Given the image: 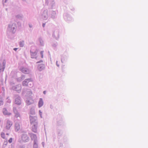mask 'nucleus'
<instances>
[{"instance_id":"nucleus-1","label":"nucleus","mask_w":148,"mask_h":148,"mask_svg":"<svg viewBox=\"0 0 148 148\" xmlns=\"http://www.w3.org/2000/svg\"><path fill=\"white\" fill-rule=\"evenodd\" d=\"M17 28L16 23H11L8 24L7 29V36L8 38L11 39L12 38V35L14 34Z\"/></svg>"},{"instance_id":"nucleus-2","label":"nucleus","mask_w":148,"mask_h":148,"mask_svg":"<svg viewBox=\"0 0 148 148\" xmlns=\"http://www.w3.org/2000/svg\"><path fill=\"white\" fill-rule=\"evenodd\" d=\"M27 96L28 97L26 101V103L27 105H30L34 103V101L32 98V92L30 90H27L26 93Z\"/></svg>"},{"instance_id":"nucleus-3","label":"nucleus","mask_w":148,"mask_h":148,"mask_svg":"<svg viewBox=\"0 0 148 148\" xmlns=\"http://www.w3.org/2000/svg\"><path fill=\"white\" fill-rule=\"evenodd\" d=\"M45 4L48 6L49 9H55L56 8L54 0H45Z\"/></svg>"},{"instance_id":"nucleus-4","label":"nucleus","mask_w":148,"mask_h":148,"mask_svg":"<svg viewBox=\"0 0 148 148\" xmlns=\"http://www.w3.org/2000/svg\"><path fill=\"white\" fill-rule=\"evenodd\" d=\"M45 4L48 6L49 9H55L56 8L54 0H45Z\"/></svg>"},{"instance_id":"nucleus-5","label":"nucleus","mask_w":148,"mask_h":148,"mask_svg":"<svg viewBox=\"0 0 148 148\" xmlns=\"http://www.w3.org/2000/svg\"><path fill=\"white\" fill-rule=\"evenodd\" d=\"M41 18L44 20H47L49 17L48 10L45 8L42 9L40 12Z\"/></svg>"},{"instance_id":"nucleus-6","label":"nucleus","mask_w":148,"mask_h":148,"mask_svg":"<svg viewBox=\"0 0 148 148\" xmlns=\"http://www.w3.org/2000/svg\"><path fill=\"white\" fill-rule=\"evenodd\" d=\"M38 51L34 47H32L30 50L31 58H35L37 59V57L36 56Z\"/></svg>"},{"instance_id":"nucleus-7","label":"nucleus","mask_w":148,"mask_h":148,"mask_svg":"<svg viewBox=\"0 0 148 148\" xmlns=\"http://www.w3.org/2000/svg\"><path fill=\"white\" fill-rule=\"evenodd\" d=\"M30 123L32 124H38V120L37 117L36 116H29Z\"/></svg>"},{"instance_id":"nucleus-8","label":"nucleus","mask_w":148,"mask_h":148,"mask_svg":"<svg viewBox=\"0 0 148 148\" xmlns=\"http://www.w3.org/2000/svg\"><path fill=\"white\" fill-rule=\"evenodd\" d=\"M13 110L15 118L17 119L18 120H21V115L17 110L16 108L15 107H14Z\"/></svg>"},{"instance_id":"nucleus-9","label":"nucleus","mask_w":148,"mask_h":148,"mask_svg":"<svg viewBox=\"0 0 148 148\" xmlns=\"http://www.w3.org/2000/svg\"><path fill=\"white\" fill-rule=\"evenodd\" d=\"M15 99V103L18 105H20L21 103V97L18 95H15L14 96Z\"/></svg>"},{"instance_id":"nucleus-10","label":"nucleus","mask_w":148,"mask_h":148,"mask_svg":"<svg viewBox=\"0 0 148 148\" xmlns=\"http://www.w3.org/2000/svg\"><path fill=\"white\" fill-rule=\"evenodd\" d=\"M63 17L64 19L68 22L73 20V18L72 16L67 13H65L64 14Z\"/></svg>"},{"instance_id":"nucleus-11","label":"nucleus","mask_w":148,"mask_h":148,"mask_svg":"<svg viewBox=\"0 0 148 148\" xmlns=\"http://www.w3.org/2000/svg\"><path fill=\"white\" fill-rule=\"evenodd\" d=\"M5 122L6 129L7 130H9L12 125V122L8 119H6L5 120Z\"/></svg>"},{"instance_id":"nucleus-12","label":"nucleus","mask_w":148,"mask_h":148,"mask_svg":"<svg viewBox=\"0 0 148 148\" xmlns=\"http://www.w3.org/2000/svg\"><path fill=\"white\" fill-rule=\"evenodd\" d=\"M6 61L5 60L0 61V73L3 72L5 67Z\"/></svg>"},{"instance_id":"nucleus-13","label":"nucleus","mask_w":148,"mask_h":148,"mask_svg":"<svg viewBox=\"0 0 148 148\" xmlns=\"http://www.w3.org/2000/svg\"><path fill=\"white\" fill-rule=\"evenodd\" d=\"M31 140H33V142L38 141V138L36 135L32 132H29L28 133Z\"/></svg>"},{"instance_id":"nucleus-14","label":"nucleus","mask_w":148,"mask_h":148,"mask_svg":"<svg viewBox=\"0 0 148 148\" xmlns=\"http://www.w3.org/2000/svg\"><path fill=\"white\" fill-rule=\"evenodd\" d=\"M21 139L24 142H27L29 140V138L27 134H23L21 135Z\"/></svg>"},{"instance_id":"nucleus-15","label":"nucleus","mask_w":148,"mask_h":148,"mask_svg":"<svg viewBox=\"0 0 148 148\" xmlns=\"http://www.w3.org/2000/svg\"><path fill=\"white\" fill-rule=\"evenodd\" d=\"M21 87L20 84L17 85L15 86L12 87V89L17 91L18 92H20L21 91Z\"/></svg>"},{"instance_id":"nucleus-16","label":"nucleus","mask_w":148,"mask_h":148,"mask_svg":"<svg viewBox=\"0 0 148 148\" xmlns=\"http://www.w3.org/2000/svg\"><path fill=\"white\" fill-rule=\"evenodd\" d=\"M53 37L57 40L59 38V31L58 29L55 30L52 34Z\"/></svg>"},{"instance_id":"nucleus-17","label":"nucleus","mask_w":148,"mask_h":148,"mask_svg":"<svg viewBox=\"0 0 148 148\" xmlns=\"http://www.w3.org/2000/svg\"><path fill=\"white\" fill-rule=\"evenodd\" d=\"M21 121L19 120H18L17 121H16L15 125V131L18 132L20 130V123H21Z\"/></svg>"},{"instance_id":"nucleus-18","label":"nucleus","mask_w":148,"mask_h":148,"mask_svg":"<svg viewBox=\"0 0 148 148\" xmlns=\"http://www.w3.org/2000/svg\"><path fill=\"white\" fill-rule=\"evenodd\" d=\"M68 55L67 54H63L61 56V60L62 63L66 62L68 59Z\"/></svg>"},{"instance_id":"nucleus-19","label":"nucleus","mask_w":148,"mask_h":148,"mask_svg":"<svg viewBox=\"0 0 148 148\" xmlns=\"http://www.w3.org/2000/svg\"><path fill=\"white\" fill-rule=\"evenodd\" d=\"M50 16L53 19H54L57 17V11L52 10L50 11Z\"/></svg>"},{"instance_id":"nucleus-20","label":"nucleus","mask_w":148,"mask_h":148,"mask_svg":"<svg viewBox=\"0 0 148 148\" xmlns=\"http://www.w3.org/2000/svg\"><path fill=\"white\" fill-rule=\"evenodd\" d=\"M20 70L23 73L25 74H29L30 72V71L29 69L23 67L20 68Z\"/></svg>"},{"instance_id":"nucleus-21","label":"nucleus","mask_w":148,"mask_h":148,"mask_svg":"<svg viewBox=\"0 0 148 148\" xmlns=\"http://www.w3.org/2000/svg\"><path fill=\"white\" fill-rule=\"evenodd\" d=\"M32 80V78H29L25 79L23 82L22 84L24 86H28L29 82L30 81Z\"/></svg>"},{"instance_id":"nucleus-22","label":"nucleus","mask_w":148,"mask_h":148,"mask_svg":"<svg viewBox=\"0 0 148 148\" xmlns=\"http://www.w3.org/2000/svg\"><path fill=\"white\" fill-rule=\"evenodd\" d=\"M45 64H38L37 68L39 71H41L45 69Z\"/></svg>"},{"instance_id":"nucleus-23","label":"nucleus","mask_w":148,"mask_h":148,"mask_svg":"<svg viewBox=\"0 0 148 148\" xmlns=\"http://www.w3.org/2000/svg\"><path fill=\"white\" fill-rule=\"evenodd\" d=\"M38 124H32V130L33 132L36 133L37 131Z\"/></svg>"},{"instance_id":"nucleus-24","label":"nucleus","mask_w":148,"mask_h":148,"mask_svg":"<svg viewBox=\"0 0 148 148\" xmlns=\"http://www.w3.org/2000/svg\"><path fill=\"white\" fill-rule=\"evenodd\" d=\"M44 104V101L42 98H40L38 103V106L39 108H40L43 106Z\"/></svg>"},{"instance_id":"nucleus-25","label":"nucleus","mask_w":148,"mask_h":148,"mask_svg":"<svg viewBox=\"0 0 148 148\" xmlns=\"http://www.w3.org/2000/svg\"><path fill=\"white\" fill-rule=\"evenodd\" d=\"M3 114L5 115L9 116L11 114V113L8 112L5 108H3Z\"/></svg>"},{"instance_id":"nucleus-26","label":"nucleus","mask_w":148,"mask_h":148,"mask_svg":"<svg viewBox=\"0 0 148 148\" xmlns=\"http://www.w3.org/2000/svg\"><path fill=\"white\" fill-rule=\"evenodd\" d=\"M29 114L32 115H34L35 114V109L34 107H32L30 108Z\"/></svg>"},{"instance_id":"nucleus-27","label":"nucleus","mask_w":148,"mask_h":148,"mask_svg":"<svg viewBox=\"0 0 148 148\" xmlns=\"http://www.w3.org/2000/svg\"><path fill=\"white\" fill-rule=\"evenodd\" d=\"M57 122L58 124L59 125H61L63 124L64 122L62 119H61L60 120L57 119Z\"/></svg>"},{"instance_id":"nucleus-28","label":"nucleus","mask_w":148,"mask_h":148,"mask_svg":"<svg viewBox=\"0 0 148 148\" xmlns=\"http://www.w3.org/2000/svg\"><path fill=\"white\" fill-rule=\"evenodd\" d=\"M23 16L22 14H18L16 16V18L19 19H22L23 18Z\"/></svg>"},{"instance_id":"nucleus-29","label":"nucleus","mask_w":148,"mask_h":148,"mask_svg":"<svg viewBox=\"0 0 148 148\" xmlns=\"http://www.w3.org/2000/svg\"><path fill=\"white\" fill-rule=\"evenodd\" d=\"M38 141L33 142V148H38Z\"/></svg>"},{"instance_id":"nucleus-30","label":"nucleus","mask_w":148,"mask_h":148,"mask_svg":"<svg viewBox=\"0 0 148 148\" xmlns=\"http://www.w3.org/2000/svg\"><path fill=\"white\" fill-rule=\"evenodd\" d=\"M38 41L39 42L40 44V45L43 46L44 45V42L43 40L41 37H40L38 39Z\"/></svg>"},{"instance_id":"nucleus-31","label":"nucleus","mask_w":148,"mask_h":148,"mask_svg":"<svg viewBox=\"0 0 148 148\" xmlns=\"http://www.w3.org/2000/svg\"><path fill=\"white\" fill-rule=\"evenodd\" d=\"M19 45L20 47H23L24 45V42L23 41H20L19 42Z\"/></svg>"},{"instance_id":"nucleus-32","label":"nucleus","mask_w":148,"mask_h":148,"mask_svg":"<svg viewBox=\"0 0 148 148\" xmlns=\"http://www.w3.org/2000/svg\"><path fill=\"white\" fill-rule=\"evenodd\" d=\"M58 44L57 42L53 43L52 44V46L53 48H56L57 46L58 45Z\"/></svg>"},{"instance_id":"nucleus-33","label":"nucleus","mask_w":148,"mask_h":148,"mask_svg":"<svg viewBox=\"0 0 148 148\" xmlns=\"http://www.w3.org/2000/svg\"><path fill=\"white\" fill-rule=\"evenodd\" d=\"M42 112L40 110H39L38 111V114L41 118H42Z\"/></svg>"},{"instance_id":"nucleus-34","label":"nucleus","mask_w":148,"mask_h":148,"mask_svg":"<svg viewBox=\"0 0 148 148\" xmlns=\"http://www.w3.org/2000/svg\"><path fill=\"white\" fill-rule=\"evenodd\" d=\"M32 81H30V82H29L28 84V86H29L30 87L32 86L33 85V83L32 82Z\"/></svg>"},{"instance_id":"nucleus-35","label":"nucleus","mask_w":148,"mask_h":148,"mask_svg":"<svg viewBox=\"0 0 148 148\" xmlns=\"http://www.w3.org/2000/svg\"><path fill=\"white\" fill-rule=\"evenodd\" d=\"M1 136L3 139H5V134L3 132H1Z\"/></svg>"},{"instance_id":"nucleus-36","label":"nucleus","mask_w":148,"mask_h":148,"mask_svg":"<svg viewBox=\"0 0 148 148\" xmlns=\"http://www.w3.org/2000/svg\"><path fill=\"white\" fill-rule=\"evenodd\" d=\"M7 144V142H4L3 143V148H5V147H6V145Z\"/></svg>"},{"instance_id":"nucleus-37","label":"nucleus","mask_w":148,"mask_h":148,"mask_svg":"<svg viewBox=\"0 0 148 148\" xmlns=\"http://www.w3.org/2000/svg\"><path fill=\"white\" fill-rule=\"evenodd\" d=\"M43 51H41L40 52V54L41 56V58H43Z\"/></svg>"},{"instance_id":"nucleus-38","label":"nucleus","mask_w":148,"mask_h":148,"mask_svg":"<svg viewBox=\"0 0 148 148\" xmlns=\"http://www.w3.org/2000/svg\"><path fill=\"white\" fill-rule=\"evenodd\" d=\"M20 77L21 78V80H22L25 78V75H22Z\"/></svg>"},{"instance_id":"nucleus-39","label":"nucleus","mask_w":148,"mask_h":148,"mask_svg":"<svg viewBox=\"0 0 148 148\" xmlns=\"http://www.w3.org/2000/svg\"><path fill=\"white\" fill-rule=\"evenodd\" d=\"M8 0H3L2 1V3L3 5H4V3L7 2Z\"/></svg>"},{"instance_id":"nucleus-40","label":"nucleus","mask_w":148,"mask_h":148,"mask_svg":"<svg viewBox=\"0 0 148 148\" xmlns=\"http://www.w3.org/2000/svg\"><path fill=\"white\" fill-rule=\"evenodd\" d=\"M18 148H25V147L23 145H21L18 146Z\"/></svg>"},{"instance_id":"nucleus-41","label":"nucleus","mask_w":148,"mask_h":148,"mask_svg":"<svg viewBox=\"0 0 148 148\" xmlns=\"http://www.w3.org/2000/svg\"><path fill=\"white\" fill-rule=\"evenodd\" d=\"M12 138H10L9 139V140H8V142L10 143H11L12 142Z\"/></svg>"},{"instance_id":"nucleus-42","label":"nucleus","mask_w":148,"mask_h":148,"mask_svg":"<svg viewBox=\"0 0 148 148\" xmlns=\"http://www.w3.org/2000/svg\"><path fill=\"white\" fill-rule=\"evenodd\" d=\"M17 81L18 82H21V81H22V80H21V78L20 77L17 78Z\"/></svg>"},{"instance_id":"nucleus-43","label":"nucleus","mask_w":148,"mask_h":148,"mask_svg":"<svg viewBox=\"0 0 148 148\" xmlns=\"http://www.w3.org/2000/svg\"><path fill=\"white\" fill-rule=\"evenodd\" d=\"M8 99V100H7V102L8 103H10L11 102V100L10 99H8V98L7 99Z\"/></svg>"},{"instance_id":"nucleus-44","label":"nucleus","mask_w":148,"mask_h":148,"mask_svg":"<svg viewBox=\"0 0 148 148\" xmlns=\"http://www.w3.org/2000/svg\"><path fill=\"white\" fill-rule=\"evenodd\" d=\"M0 124H1V125H3V123L1 119L0 118Z\"/></svg>"},{"instance_id":"nucleus-45","label":"nucleus","mask_w":148,"mask_h":148,"mask_svg":"<svg viewBox=\"0 0 148 148\" xmlns=\"http://www.w3.org/2000/svg\"><path fill=\"white\" fill-rule=\"evenodd\" d=\"M29 27L30 28H32L33 25H32V24H29Z\"/></svg>"},{"instance_id":"nucleus-46","label":"nucleus","mask_w":148,"mask_h":148,"mask_svg":"<svg viewBox=\"0 0 148 148\" xmlns=\"http://www.w3.org/2000/svg\"><path fill=\"white\" fill-rule=\"evenodd\" d=\"M3 104V102L2 101H0V106Z\"/></svg>"},{"instance_id":"nucleus-47","label":"nucleus","mask_w":148,"mask_h":148,"mask_svg":"<svg viewBox=\"0 0 148 148\" xmlns=\"http://www.w3.org/2000/svg\"><path fill=\"white\" fill-rule=\"evenodd\" d=\"M43 62V61L42 60H40L39 61L37 62L36 63L38 64V63H40V62Z\"/></svg>"},{"instance_id":"nucleus-48","label":"nucleus","mask_w":148,"mask_h":148,"mask_svg":"<svg viewBox=\"0 0 148 148\" xmlns=\"http://www.w3.org/2000/svg\"><path fill=\"white\" fill-rule=\"evenodd\" d=\"M42 147H45V143L44 142H42Z\"/></svg>"},{"instance_id":"nucleus-49","label":"nucleus","mask_w":148,"mask_h":148,"mask_svg":"<svg viewBox=\"0 0 148 148\" xmlns=\"http://www.w3.org/2000/svg\"><path fill=\"white\" fill-rule=\"evenodd\" d=\"M50 107L51 109H52L53 108V107L52 105H50Z\"/></svg>"},{"instance_id":"nucleus-50","label":"nucleus","mask_w":148,"mask_h":148,"mask_svg":"<svg viewBox=\"0 0 148 148\" xmlns=\"http://www.w3.org/2000/svg\"><path fill=\"white\" fill-rule=\"evenodd\" d=\"M58 61H56V65L58 67H59V65L58 64Z\"/></svg>"},{"instance_id":"nucleus-51","label":"nucleus","mask_w":148,"mask_h":148,"mask_svg":"<svg viewBox=\"0 0 148 148\" xmlns=\"http://www.w3.org/2000/svg\"><path fill=\"white\" fill-rule=\"evenodd\" d=\"M18 49V48H14L13 49L15 51H16Z\"/></svg>"},{"instance_id":"nucleus-52","label":"nucleus","mask_w":148,"mask_h":148,"mask_svg":"<svg viewBox=\"0 0 148 148\" xmlns=\"http://www.w3.org/2000/svg\"><path fill=\"white\" fill-rule=\"evenodd\" d=\"M45 23H43L42 25V26L43 27H45Z\"/></svg>"},{"instance_id":"nucleus-53","label":"nucleus","mask_w":148,"mask_h":148,"mask_svg":"<svg viewBox=\"0 0 148 148\" xmlns=\"http://www.w3.org/2000/svg\"><path fill=\"white\" fill-rule=\"evenodd\" d=\"M46 91H44L43 92V93L44 94H46Z\"/></svg>"},{"instance_id":"nucleus-54","label":"nucleus","mask_w":148,"mask_h":148,"mask_svg":"<svg viewBox=\"0 0 148 148\" xmlns=\"http://www.w3.org/2000/svg\"><path fill=\"white\" fill-rule=\"evenodd\" d=\"M32 30V29H30V30H29V31H30L31 32Z\"/></svg>"},{"instance_id":"nucleus-55","label":"nucleus","mask_w":148,"mask_h":148,"mask_svg":"<svg viewBox=\"0 0 148 148\" xmlns=\"http://www.w3.org/2000/svg\"><path fill=\"white\" fill-rule=\"evenodd\" d=\"M6 134L7 135H9V134L8 133H7Z\"/></svg>"},{"instance_id":"nucleus-56","label":"nucleus","mask_w":148,"mask_h":148,"mask_svg":"<svg viewBox=\"0 0 148 148\" xmlns=\"http://www.w3.org/2000/svg\"><path fill=\"white\" fill-rule=\"evenodd\" d=\"M8 148H11L10 147H9Z\"/></svg>"}]
</instances>
